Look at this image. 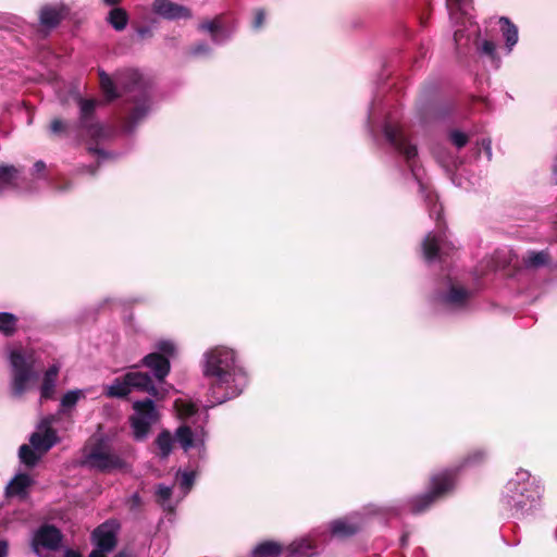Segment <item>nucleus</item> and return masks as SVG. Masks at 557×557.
I'll return each mask as SVG.
<instances>
[{"instance_id":"nucleus-1","label":"nucleus","mask_w":557,"mask_h":557,"mask_svg":"<svg viewBox=\"0 0 557 557\" xmlns=\"http://www.w3.org/2000/svg\"><path fill=\"white\" fill-rule=\"evenodd\" d=\"M99 83L108 101H113L121 97L114 82L104 71L99 72ZM117 83L122 88V96H125L126 101L133 104L127 115L123 117L124 131L132 132L148 112L147 92L143 88L141 77L136 71L124 72L119 77Z\"/></svg>"},{"instance_id":"nucleus-2","label":"nucleus","mask_w":557,"mask_h":557,"mask_svg":"<svg viewBox=\"0 0 557 557\" xmlns=\"http://www.w3.org/2000/svg\"><path fill=\"white\" fill-rule=\"evenodd\" d=\"M487 458V454L483 448H474L470 450L460 462L459 467L445 469L430 478L429 491L424 494L411 498L410 511L412 513H421L428 510L436 500L449 494L456 483L458 471L466 467H474L482 465Z\"/></svg>"},{"instance_id":"nucleus-3","label":"nucleus","mask_w":557,"mask_h":557,"mask_svg":"<svg viewBox=\"0 0 557 557\" xmlns=\"http://www.w3.org/2000/svg\"><path fill=\"white\" fill-rule=\"evenodd\" d=\"M203 375L210 380V389L215 403L222 404L236 397L239 392L231 385L235 354L226 347H215L206 355Z\"/></svg>"},{"instance_id":"nucleus-4","label":"nucleus","mask_w":557,"mask_h":557,"mask_svg":"<svg viewBox=\"0 0 557 557\" xmlns=\"http://www.w3.org/2000/svg\"><path fill=\"white\" fill-rule=\"evenodd\" d=\"M76 100L79 107V115L75 126L77 135L79 137L86 136L95 144H98L104 137V128L96 119V108L99 102L96 99H84L82 97H77ZM87 151L102 159L110 158V153L97 145H89Z\"/></svg>"},{"instance_id":"nucleus-5","label":"nucleus","mask_w":557,"mask_h":557,"mask_svg":"<svg viewBox=\"0 0 557 557\" xmlns=\"http://www.w3.org/2000/svg\"><path fill=\"white\" fill-rule=\"evenodd\" d=\"M76 100L79 107V115L75 126L77 135L79 137L86 136L95 144H98L104 137V128L96 119V108L99 102L96 99H84L82 97H77ZM87 151L102 159L110 158V153L97 145H89Z\"/></svg>"},{"instance_id":"nucleus-6","label":"nucleus","mask_w":557,"mask_h":557,"mask_svg":"<svg viewBox=\"0 0 557 557\" xmlns=\"http://www.w3.org/2000/svg\"><path fill=\"white\" fill-rule=\"evenodd\" d=\"M508 493L505 496L506 504L515 510V516H524L531 512L541 498L540 490H533L532 483H517L509 481L506 486Z\"/></svg>"},{"instance_id":"nucleus-7","label":"nucleus","mask_w":557,"mask_h":557,"mask_svg":"<svg viewBox=\"0 0 557 557\" xmlns=\"http://www.w3.org/2000/svg\"><path fill=\"white\" fill-rule=\"evenodd\" d=\"M86 463L101 472H111L125 468L126 462L107 445L103 440H98L86 455Z\"/></svg>"},{"instance_id":"nucleus-8","label":"nucleus","mask_w":557,"mask_h":557,"mask_svg":"<svg viewBox=\"0 0 557 557\" xmlns=\"http://www.w3.org/2000/svg\"><path fill=\"white\" fill-rule=\"evenodd\" d=\"M12 373V394L15 397H21L27 387V383L32 379L33 366L27 362L24 355L17 350H13L10 355Z\"/></svg>"},{"instance_id":"nucleus-9","label":"nucleus","mask_w":557,"mask_h":557,"mask_svg":"<svg viewBox=\"0 0 557 557\" xmlns=\"http://www.w3.org/2000/svg\"><path fill=\"white\" fill-rule=\"evenodd\" d=\"M62 540L63 534L55 525L44 523L35 531L30 546L41 557V549L55 552L61 547Z\"/></svg>"},{"instance_id":"nucleus-10","label":"nucleus","mask_w":557,"mask_h":557,"mask_svg":"<svg viewBox=\"0 0 557 557\" xmlns=\"http://www.w3.org/2000/svg\"><path fill=\"white\" fill-rule=\"evenodd\" d=\"M121 525L117 520L110 519L98 525L91 533L96 546L112 552L117 545V533Z\"/></svg>"},{"instance_id":"nucleus-11","label":"nucleus","mask_w":557,"mask_h":557,"mask_svg":"<svg viewBox=\"0 0 557 557\" xmlns=\"http://www.w3.org/2000/svg\"><path fill=\"white\" fill-rule=\"evenodd\" d=\"M384 135L387 141L401 153L407 161L414 159L418 154L417 147L411 145L405 136L401 127L386 123L384 126Z\"/></svg>"},{"instance_id":"nucleus-12","label":"nucleus","mask_w":557,"mask_h":557,"mask_svg":"<svg viewBox=\"0 0 557 557\" xmlns=\"http://www.w3.org/2000/svg\"><path fill=\"white\" fill-rule=\"evenodd\" d=\"M152 11L165 20L191 18L189 8L175 3L171 0H153Z\"/></svg>"},{"instance_id":"nucleus-13","label":"nucleus","mask_w":557,"mask_h":557,"mask_svg":"<svg viewBox=\"0 0 557 557\" xmlns=\"http://www.w3.org/2000/svg\"><path fill=\"white\" fill-rule=\"evenodd\" d=\"M140 364L148 368L154 379L159 382H163L171 371V362L169 358L162 354L150 352L146 355Z\"/></svg>"},{"instance_id":"nucleus-14","label":"nucleus","mask_w":557,"mask_h":557,"mask_svg":"<svg viewBox=\"0 0 557 557\" xmlns=\"http://www.w3.org/2000/svg\"><path fill=\"white\" fill-rule=\"evenodd\" d=\"M125 379L129 382L131 389L136 388L152 397L162 398V392L154 385L151 376L145 372H127Z\"/></svg>"},{"instance_id":"nucleus-15","label":"nucleus","mask_w":557,"mask_h":557,"mask_svg":"<svg viewBox=\"0 0 557 557\" xmlns=\"http://www.w3.org/2000/svg\"><path fill=\"white\" fill-rule=\"evenodd\" d=\"M66 15L67 9L65 5L46 4L39 11V22L44 27L52 29L58 27Z\"/></svg>"},{"instance_id":"nucleus-16","label":"nucleus","mask_w":557,"mask_h":557,"mask_svg":"<svg viewBox=\"0 0 557 557\" xmlns=\"http://www.w3.org/2000/svg\"><path fill=\"white\" fill-rule=\"evenodd\" d=\"M58 440L57 431L47 426L44 432H34L29 437V443L34 449L45 454L58 443Z\"/></svg>"},{"instance_id":"nucleus-17","label":"nucleus","mask_w":557,"mask_h":557,"mask_svg":"<svg viewBox=\"0 0 557 557\" xmlns=\"http://www.w3.org/2000/svg\"><path fill=\"white\" fill-rule=\"evenodd\" d=\"M33 480L27 473L16 474L5 487V496L25 498L28 494V488L32 486Z\"/></svg>"},{"instance_id":"nucleus-18","label":"nucleus","mask_w":557,"mask_h":557,"mask_svg":"<svg viewBox=\"0 0 557 557\" xmlns=\"http://www.w3.org/2000/svg\"><path fill=\"white\" fill-rule=\"evenodd\" d=\"M360 525L356 522H351L347 518H341L330 523V531L334 537L347 539L354 536L360 531Z\"/></svg>"},{"instance_id":"nucleus-19","label":"nucleus","mask_w":557,"mask_h":557,"mask_svg":"<svg viewBox=\"0 0 557 557\" xmlns=\"http://www.w3.org/2000/svg\"><path fill=\"white\" fill-rule=\"evenodd\" d=\"M133 409L135 411V414H133L132 417L135 419L154 423L159 418L154 403L150 398L135 401L133 404Z\"/></svg>"},{"instance_id":"nucleus-20","label":"nucleus","mask_w":557,"mask_h":557,"mask_svg":"<svg viewBox=\"0 0 557 557\" xmlns=\"http://www.w3.org/2000/svg\"><path fill=\"white\" fill-rule=\"evenodd\" d=\"M552 257L547 250L528 251L522 257L523 264L530 269H539L541 267L548 265Z\"/></svg>"},{"instance_id":"nucleus-21","label":"nucleus","mask_w":557,"mask_h":557,"mask_svg":"<svg viewBox=\"0 0 557 557\" xmlns=\"http://www.w3.org/2000/svg\"><path fill=\"white\" fill-rule=\"evenodd\" d=\"M442 237L429 233L422 243L423 257L428 261H433L440 257Z\"/></svg>"},{"instance_id":"nucleus-22","label":"nucleus","mask_w":557,"mask_h":557,"mask_svg":"<svg viewBox=\"0 0 557 557\" xmlns=\"http://www.w3.org/2000/svg\"><path fill=\"white\" fill-rule=\"evenodd\" d=\"M283 553V546L275 541H264L259 543L252 550V557H280Z\"/></svg>"},{"instance_id":"nucleus-23","label":"nucleus","mask_w":557,"mask_h":557,"mask_svg":"<svg viewBox=\"0 0 557 557\" xmlns=\"http://www.w3.org/2000/svg\"><path fill=\"white\" fill-rule=\"evenodd\" d=\"M154 444L158 448L157 455L161 459H166L173 450L174 438L171 432L164 429L158 434L157 438L154 440Z\"/></svg>"},{"instance_id":"nucleus-24","label":"nucleus","mask_w":557,"mask_h":557,"mask_svg":"<svg viewBox=\"0 0 557 557\" xmlns=\"http://www.w3.org/2000/svg\"><path fill=\"white\" fill-rule=\"evenodd\" d=\"M58 374L59 368L57 366H51L45 372L42 384L40 387L41 398L50 399L53 397Z\"/></svg>"},{"instance_id":"nucleus-25","label":"nucleus","mask_w":557,"mask_h":557,"mask_svg":"<svg viewBox=\"0 0 557 557\" xmlns=\"http://www.w3.org/2000/svg\"><path fill=\"white\" fill-rule=\"evenodd\" d=\"M129 15L127 11L121 7L111 9L106 21L116 30L122 32L128 24Z\"/></svg>"},{"instance_id":"nucleus-26","label":"nucleus","mask_w":557,"mask_h":557,"mask_svg":"<svg viewBox=\"0 0 557 557\" xmlns=\"http://www.w3.org/2000/svg\"><path fill=\"white\" fill-rule=\"evenodd\" d=\"M131 393L129 382L125 379V374L115 377L110 386L107 387L104 395L110 398H124Z\"/></svg>"},{"instance_id":"nucleus-27","label":"nucleus","mask_w":557,"mask_h":557,"mask_svg":"<svg viewBox=\"0 0 557 557\" xmlns=\"http://www.w3.org/2000/svg\"><path fill=\"white\" fill-rule=\"evenodd\" d=\"M469 298V292L460 286L451 285L443 298L445 304L460 307L463 306Z\"/></svg>"},{"instance_id":"nucleus-28","label":"nucleus","mask_w":557,"mask_h":557,"mask_svg":"<svg viewBox=\"0 0 557 557\" xmlns=\"http://www.w3.org/2000/svg\"><path fill=\"white\" fill-rule=\"evenodd\" d=\"M287 549L292 556L311 557L314 555L315 545L312 541L302 539L293 542Z\"/></svg>"},{"instance_id":"nucleus-29","label":"nucleus","mask_w":557,"mask_h":557,"mask_svg":"<svg viewBox=\"0 0 557 557\" xmlns=\"http://www.w3.org/2000/svg\"><path fill=\"white\" fill-rule=\"evenodd\" d=\"M499 23L506 46L510 51L518 41V28L508 17H500Z\"/></svg>"},{"instance_id":"nucleus-30","label":"nucleus","mask_w":557,"mask_h":557,"mask_svg":"<svg viewBox=\"0 0 557 557\" xmlns=\"http://www.w3.org/2000/svg\"><path fill=\"white\" fill-rule=\"evenodd\" d=\"M18 319L10 312H0V333L7 337H11L17 330Z\"/></svg>"},{"instance_id":"nucleus-31","label":"nucleus","mask_w":557,"mask_h":557,"mask_svg":"<svg viewBox=\"0 0 557 557\" xmlns=\"http://www.w3.org/2000/svg\"><path fill=\"white\" fill-rule=\"evenodd\" d=\"M18 173L14 165H0V191L15 185Z\"/></svg>"},{"instance_id":"nucleus-32","label":"nucleus","mask_w":557,"mask_h":557,"mask_svg":"<svg viewBox=\"0 0 557 557\" xmlns=\"http://www.w3.org/2000/svg\"><path fill=\"white\" fill-rule=\"evenodd\" d=\"M175 440L185 451L194 447V433L190 426L185 424L178 426L175 431Z\"/></svg>"},{"instance_id":"nucleus-33","label":"nucleus","mask_w":557,"mask_h":557,"mask_svg":"<svg viewBox=\"0 0 557 557\" xmlns=\"http://www.w3.org/2000/svg\"><path fill=\"white\" fill-rule=\"evenodd\" d=\"M129 423L133 429L134 438L136 441H144L148 436L151 430V425L153 424L151 422L135 419L133 417H129Z\"/></svg>"},{"instance_id":"nucleus-34","label":"nucleus","mask_w":557,"mask_h":557,"mask_svg":"<svg viewBox=\"0 0 557 557\" xmlns=\"http://www.w3.org/2000/svg\"><path fill=\"white\" fill-rule=\"evenodd\" d=\"M199 30L208 32L214 42H219V32L222 29V14L216 15L212 21H205L199 24Z\"/></svg>"},{"instance_id":"nucleus-35","label":"nucleus","mask_w":557,"mask_h":557,"mask_svg":"<svg viewBox=\"0 0 557 557\" xmlns=\"http://www.w3.org/2000/svg\"><path fill=\"white\" fill-rule=\"evenodd\" d=\"M35 450L26 444H23L18 449L20 459L27 467H34L40 458Z\"/></svg>"},{"instance_id":"nucleus-36","label":"nucleus","mask_w":557,"mask_h":557,"mask_svg":"<svg viewBox=\"0 0 557 557\" xmlns=\"http://www.w3.org/2000/svg\"><path fill=\"white\" fill-rule=\"evenodd\" d=\"M478 50L481 54L486 55L492 62H499L496 54V45L492 40H483L478 45Z\"/></svg>"},{"instance_id":"nucleus-37","label":"nucleus","mask_w":557,"mask_h":557,"mask_svg":"<svg viewBox=\"0 0 557 557\" xmlns=\"http://www.w3.org/2000/svg\"><path fill=\"white\" fill-rule=\"evenodd\" d=\"M49 131L54 136H65L70 131V124L60 117H54L49 124Z\"/></svg>"},{"instance_id":"nucleus-38","label":"nucleus","mask_w":557,"mask_h":557,"mask_svg":"<svg viewBox=\"0 0 557 557\" xmlns=\"http://www.w3.org/2000/svg\"><path fill=\"white\" fill-rule=\"evenodd\" d=\"M157 354H162L169 358V360L176 355V346L172 341L163 339L156 344Z\"/></svg>"},{"instance_id":"nucleus-39","label":"nucleus","mask_w":557,"mask_h":557,"mask_svg":"<svg viewBox=\"0 0 557 557\" xmlns=\"http://www.w3.org/2000/svg\"><path fill=\"white\" fill-rule=\"evenodd\" d=\"M174 406L180 414L185 418L191 417L198 411V408L195 404L183 401L181 399L175 400Z\"/></svg>"},{"instance_id":"nucleus-40","label":"nucleus","mask_w":557,"mask_h":557,"mask_svg":"<svg viewBox=\"0 0 557 557\" xmlns=\"http://www.w3.org/2000/svg\"><path fill=\"white\" fill-rule=\"evenodd\" d=\"M82 395V392L81 391H69L67 393H65L61 399V406L63 408H72L74 407L79 397Z\"/></svg>"},{"instance_id":"nucleus-41","label":"nucleus","mask_w":557,"mask_h":557,"mask_svg":"<svg viewBox=\"0 0 557 557\" xmlns=\"http://www.w3.org/2000/svg\"><path fill=\"white\" fill-rule=\"evenodd\" d=\"M449 139L458 149L463 148L469 141L468 135L457 129L449 133Z\"/></svg>"},{"instance_id":"nucleus-42","label":"nucleus","mask_w":557,"mask_h":557,"mask_svg":"<svg viewBox=\"0 0 557 557\" xmlns=\"http://www.w3.org/2000/svg\"><path fill=\"white\" fill-rule=\"evenodd\" d=\"M252 22H251V26L253 29H260L262 28V26L264 25V21H265V10L262 9V8H257L252 11Z\"/></svg>"},{"instance_id":"nucleus-43","label":"nucleus","mask_w":557,"mask_h":557,"mask_svg":"<svg viewBox=\"0 0 557 557\" xmlns=\"http://www.w3.org/2000/svg\"><path fill=\"white\" fill-rule=\"evenodd\" d=\"M430 215L432 218L434 216L440 233H443L445 228V223L443 222V207L435 203L430 210Z\"/></svg>"},{"instance_id":"nucleus-44","label":"nucleus","mask_w":557,"mask_h":557,"mask_svg":"<svg viewBox=\"0 0 557 557\" xmlns=\"http://www.w3.org/2000/svg\"><path fill=\"white\" fill-rule=\"evenodd\" d=\"M196 473L194 471H186L181 476V487L185 491H190L195 482Z\"/></svg>"},{"instance_id":"nucleus-45","label":"nucleus","mask_w":557,"mask_h":557,"mask_svg":"<svg viewBox=\"0 0 557 557\" xmlns=\"http://www.w3.org/2000/svg\"><path fill=\"white\" fill-rule=\"evenodd\" d=\"M210 51L211 49L206 42H200L193 47L194 54H207Z\"/></svg>"},{"instance_id":"nucleus-46","label":"nucleus","mask_w":557,"mask_h":557,"mask_svg":"<svg viewBox=\"0 0 557 557\" xmlns=\"http://www.w3.org/2000/svg\"><path fill=\"white\" fill-rule=\"evenodd\" d=\"M158 495L163 500H168L172 496V488L164 485H160L158 488Z\"/></svg>"},{"instance_id":"nucleus-47","label":"nucleus","mask_w":557,"mask_h":557,"mask_svg":"<svg viewBox=\"0 0 557 557\" xmlns=\"http://www.w3.org/2000/svg\"><path fill=\"white\" fill-rule=\"evenodd\" d=\"M99 166H100V162L98 161L95 165L83 166V171L95 176L98 172Z\"/></svg>"},{"instance_id":"nucleus-48","label":"nucleus","mask_w":557,"mask_h":557,"mask_svg":"<svg viewBox=\"0 0 557 557\" xmlns=\"http://www.w3.org/2000/svg\"><path fill=\"white\" fill-rule=\"evenodd\" d=\"M108 553V550H102V548L96 546V548L91 550L88 557H107Z\"/></svg>"},{"instance_id":"nucleus-49","label":"nucleus","mask_w":557,"mask_h":557,"mask_svg":"<svg viewBox=\"0 0 557 557\" xmlns=\"http://www.w3.org/2000/svg\"><path fill=\"white\" fill-rule=\"evenodd\" d=\"M137 32L141 38H151L152 37V30L149 27H140V28H138Z\"/></svg>"},{"instance_id":"nucleus-50","label":"nucleus","mask_w":557,"mask_h":557,"mask_svg":"<svg viewBox=\"0 0 557 557\" xmlns=\"http://www.w3.org/2000/svg\"><path fill=\"white\" fill-rule=\"evenodd\" d=\"M9 553V544L4 540H0V557H7Z\"/></svg>"},{"instance_id":"nucleus-51","label":"nucleus","mask_w":557,"mask_h":557,"mask_svg":"<svg viewBox=\"0 0 557 557\" xmlns=\"http://www.w3.org/2000/svg\"><path fill=\"white\" fill-rule=\"evenodd\" d=\"M64 557H83V556L79 552L69 548L65 550Z\"/></svg>"},{"instance_id":"nucleus-52","label":"nucleus","mask_w":557,"mask_h":557,"mask_svg":"<svg viewBox=\"0 0 557 557\" xmlns=\"http://www.w3.org/2000/svg\"><path fill=\"white\" fill-rule=\"evenodd\" d=\"M45 169H46V164H45V162H44V161H37V162L34 164V170H35V172H37V173L42 172Z\"/></svg>"},{"instance_id":"nucleus-53","label":"nucleus","mask_w":557,"mask_h":557,"mask_svg":"<svg viewBox=\"0 0 557 557\" xmlns=\"http://www.w3.org/2000/svg\"><path fill=\"white\" fill-rule=\"evenodd\" d=\"M102 2L108 7L115 8L116 5H119L122 2V0H102Z\"/></svg>"},{"instance_id":"nucleus-54","label":"nucleus","mask_w":557,"mask_h":557,"mask_svg":"<svg viewBox=\"0 0 557 557\" xmlns=\"http://www.w3.org/2000/svg\"><path fill=\"white\" fill-rule=\"evenodd\" d=\"M553 177L555 183L557 184V157L555 158L553 163Z\"/></svg>"},{"instance_id":"nucleus-55","label":"nucleus","mask_w":557,"mask_h":557,"mask_svg":"<svg viewBox=\"0 0 557 557\" xmlns=\"http://www.w3.org/2000/svg\"><path fill=\"white\" fill-rule=\"evenodd\" d=\"M114 557H131V554L126 549H122Z\"/></svg>"},{"instance_id":"nucleus-56","label":"nucleus","mask_w":557,"mask_h":557,"mask_svg":"<svg viewBox=\"0 0 557 557\" xmlns=\"http://www.w3.org/2000/svg\"><path fill=\"white\" fill-rule=\"evenodd\" d=\"M462 36V32L461 30H456L455 34H454V39L455 41H458V39Z\"/></svg>"},{"instance_id":"nucleus-57","label":"nucleus","mask_w":557,"mask_h":557,"mask_svg":"<svg viewBox=\"0 0 557 557\" xmlns=\"http://www.w3.org/2000/svg\"><path fill=\"white\" fill-rule=\"evenodd\" d=\"M485 150L487 152L488 156H491V147H490V141L487 143L486 147H485Z\"/></svg>"},{"instance_id":"nucleus-58","label":"nucleus","mask_w":557,"mask_h":557,"mask_svg":"<svg viewBox=\"0 0 557 557\" xmlns=\"http://www.w3.org/2000/svg\"><path fill=\"white\" fill-rule=\"evenodd\" d=\"M71 188V183H66V185L63 187V189H70Z\"/></svg>"},{"instance_id":"nucleus-59","label":"nucleus","mask_w":557,"mask_h":557,"mask_svg":"<svg viewBox=\"0 0 557 557\" xmlns=\"http://www.w3.org/2000/svg\"><path fill=\"white\" fill-rule=\"evenodd\" d=\"M401 542H403V543L407 542V535H404V536L401 537Z\"/></svg>"}]
</instances>
